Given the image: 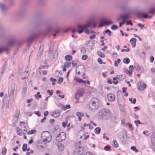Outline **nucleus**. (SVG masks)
Here are the masks:
<instances>
[{"label":"nucleus","mask_w":155,"mask_h":155,"mask_svg":"<svg viewBox=\"0 0 155 155\" xmlns=\"http://www.w3.org/2000/svg\"><path fill=\"white\" fill-rule=\"evenodd\" d=\"M92 24H93L94 27H96V24L94 23L92 20L88 21L86 24L84 25H78L77 26V28L78 29V32L79 34H81L84 31L86 34H88L90 32V29L89 28L91 27Z\"/></svg>","instance_id":"f257e3e1"},{"label":"nucleus","mask_w":155,"mask_h":155,"mask_svg":"<svg viewBox=\"0 0 155 155\" xmlns=\"http://www.w3.org/2000/svg\"><path fill=\"white\" fill-rule=\"evenodd\" d=\"M99 105L98 100L94 98L91 100L89 104V109L91 111H94L97 109Z\"/></svg>","instance_id":"f03ea898"},{"label":"nucleus","mask_w":155,"mask_h":155,"mask_svg":"<svg viewBox=\"0 0 155 155\" xmlns=\"http://www.w3.org/2000/svg\"><path fill=\"white\" fill-rule=\"evenodd\" d=\"M110 112L107 109H102L99 112L98 116L100 118L108 119L110 116Z\"/></svg>","instance_id":"7ed1b4c3"},{"label":"nucleus","mask_w":155,"mask_h":155,"mask_svg":"<svg viewBox=\"0 0 155 155\" xmlns=\"http://www.w3.org/2000/svg\"><path fill=\"white\" fill-rule=\"evenodd\" d=\"M41 138L43 142L46 143H49L51 140V136L48 132L44 131L41 134Z\"/></svg>","instance_id":"20e7f679"},{"label":"nucleus","mask_w":155,"mask_h":155,"mask_svg":"<svg viewBox=\"0 0 155 155\" xmlns=\"http://www.w3.org/2000/svg\"><path fill=\"white\" fill-rule=\"evenodd\" d=\"M66 138V134L64 132H61L57 135L56 140L57 141L60 142L65 140Z\"/></svg>","instance_id":"39448f33"},{"label":"nucleus","mask_w":155,"mask_h":155,"mask_svg":"<svg viewBox=\"0 0 155 155\" xmlns=\"http://www.w3.org/2000/svg\"><path fill=\"white\" fill-rule=\"evenodd\" d=\"M14 89L12 88L9 91L8 97H9L8 102H12V101L14 98Z\"/></svg>","instance_id":"423d86ee"},{"label":"nucleus","mask_w":155,"mask_h":155,"mask_svg":"<svg viewBox=\"0 0 155 155\" xmlns=\"http://www.w3.org/2000/svg\"><path fill=\"white\" fill-rule=\"evenodd\" d=\"M100 27H103L104 25H109L113 24V22L111 21L107 20L104 21L103 20H101L100 21Z\"/></svg>","instance_id":"0eeeda50"},{"label":"nucleus","mask_w":155,"mask_h":155,"mask_svg":"<svg viewBox=\"0 0 155 155\" xmlns=\"http://www.w3.org/2000/svg\"><path fill=\"white\" fill-rule=\"evenodd\" d=\"M146 85L145 84L141 81H139L137 84L138 89L139 91H142L146 88Z\"/></svg>","instance_id":"6e6552de"},{"label":"nucleus","mask_w":155,"mask_h":155,"mask_svg":"<svg viewBox=\"0 0 155 155\" xmlns=\"http://www.w3.org/2000/svg\"><path fill=\"white\" fill-rule=\"evenodd\" d=\"M130 17V13H126L124 15H123L120 16L117 19V21H118L120 19H121L125 21L126 20L129 19Z\"/></svg>","instance_id":"1a4fd4ad"},{"label":"nucleus","mask_w":155,"mask_h":155,"mask_svg":"<svg viewBox=\"0 0 155 155\" xmlns=\"http://www.w3.org/2000/svg\"><path fill=\"white\" fill-rule=\"evenodd\" d=\"M19 114L20 112L19 111H17L16 113L15 114L12 120L13 125L14 126H15L17 122Z\"/></svg>","instance_id":"9d476101"},{"label":"nucleus","mask_w":155,"mask_h":155,"mask_svg":"<svg viewBox=\"0 0 155 155\" xmlns=\"http://www.w3.org/2000/svg\"><path fill=\"white\" fill-rule=\"evenodd\" d=\"M134 67L136 71H139L140 72H143L144 71L143 68V67L140 66L137 63L135 64Z\"/></svg>","instance_id":"9b49d317"},{"label":"nucleus","mask_w":155,"mask_h":155,"mask_svg":"<svg viewBox=\"0 0 155 155\" xmlns=\"http://www.w3.org/2000/svg\"><path fill=\"white\" fill-rule=\"evenodd\" d=\"M83 149L80 147H78L74 150V153L76 155H81L83 152Z\"/></svg>","instance_id":"f8f14e48"},{"label":"nucleus","mask_w":155,"mask_h":155,"mask_svg":"<svg viewBox=\"0 0 155 155\" xmlns=\"http://www.w3.org/2000/svg\"><path fill=\"white\" fill-rule=\"evenodd\" d=\"M107 97L108 100L110 101L113 102L115 100V96L113 94H108L107 95Z\"/></svg>","instance_id":"ddd939ff"},{"label":"nucleus","mask_w":155,"mask_h":155,"mask_svg":"<svg viewBox=\"0 0 155 155\" xmlns=\"http://www.w3.org/2000/svg\"><path fill=\"white\" fill-rule=\"evenodd\" d=\"M37 35L35 33H32L28 39V43H31L33 41L34 39L36 37Z\"/></svg>","instance_id":"4468645a"},{"label":"nucleus","mask_w":155,"mask_h":155,"mask_svg":"<svg viewBox=\"0 0 155 155\" xmlns=\"http://www.w3.org/2000/svg\"><path fill=\"white\" fill-rule=\"evenodd\" d=\"M60 115V111L58 110H56L53 112L51 116L54 118H58Z\"/></svg>","instance_id":"2eb2a0df"},{"label":"nucleus","mask_w":155,"mask_h":155,"mask_svg":"<svg viewBox=\"0 0 155 155\" xmlns=\"http://www.w3.org/2000/svg\"><path fill=\"white\" fill-rule=\"evenodd\" d=\"M130 42L132 47L134 48L136 46V39L135 38H132L130 39Z\"/></svg>","instance_id":"dca6fc26"},{"label":"nucleus","mask_w":155,"mask_h":155,"mask_svg":"<svg viewBox=\"0 0 155 155\" xmlns=\"http://www.w3.org/2000/svg\"><path fill=\"white\" fill-rule=\"evenodd\" d=\"M79 68L81 70V71H79L78 72V74H80L81 73H83L85 70V67L84 66H80L79 67H78L77 69H78Z\"/></svg>","instance_id":"f3484780"},{"label":"nucleus","mask_w":155,"mask_h":155,"mask_svg":"<svg viewBox=\"0 0 155 155\" xmlns=\"http://www.w3.org/2000/svg\"><path fill=\"white\" fill-rule=\"evenodd\" d=\"M59 150L60 151H62L64 150V146L63 144L61 143H59L58 145Z\"/></svg>","instance_id":"a211bd4d"},{"label":"nucleus","mask_w":155,"mask_h":155,"mask_svg":"<svg viewBox=\"0 0 155 155\" xmlns=\"http://www.w3.org/2000/svg\"><path fill=\"white\" fill-rule=\"evenodd\" d=\"M125 76L124 74L118 75L117 77V78L120 81H122L125 78Z\"/></svg>","instance_id":"6ab92c4d"},{"label":"nucleus","mask_w":155,"mask_h":155,"mask_svg":"<svg viewBox=\"0 0 155 155\" xmlns=\"http://www.w3.org/2000/svg\"><path fill=\"white\" fill-rule=\"evenodd\" d=\"M151 140L152 144L154 145H155V133H153L152 134Z\"/></svg>","instance_id":"aec40b11"},{"label":"nucleus","mask_w":155,"mask_h":155,"mask_svg":"<svg viewBox=\"0 0 155 155\" xmlns=\"http://www.w3.org/2000/svg\"><path fill=\"white\" fill-rule=\"evenodd\" d=\"M112 144L115 148L117 147L118 146V143L115 139L113 140Z\"/></svg>","instance_id":"412c9836"},{"label":"nucleus","mask_w":155,"mask_h":155,"mask_svg":"<svg viewBox=\"0 0 155 155\" xmlns=\"http://www.w3.org/2000/svg\"><path fill=\"white\" fill-rule=\"evenodd\" d=\"M124 72H125L129 76H130L132 75V71H130L128 70L127 69L124 68Z\"/></svg>","instance_id":"4be33fe9"},{"label":"nucleus","mask_w":155,"mask_h":155,"mask_svg":"<svg viewBox=\"0 0 155 155\" xmlns=\"http://www.w3.org/2000/svg\"><path fill=\"white\" fill-rule=\"evenodd\" d=\"M65 60L67 61L71 60L72 59V57L70 55H67L65 56Z\"/></svg>","instance_id":"5701e85b"},{"label":"nucleus","mask_w":155,"mask_h":155,"mask_svg":"<svg viewBox=\"0 0 155 155\" xmlns=\"http://www.w3.org/2000/svg\"><path fill=\"white\" fill-rule=\"evenodd\" d=\"M52 26L51 25H48L46 27L47 33H48L50 32L52 30Z\"/></svg>","instance_id":"b1692460"},{"label":"nucleus","mask_w":155,"mask_h":155,"mask_svg":"<svg viewBox=\"0 0 155 155\" xmlns=\"http://www.w3.org/2000/svg\"><path fill=\"white\" fill-rule=\"evenodd\" d=\"M61 71H56L54 74L56 78L59 77L61 75Z\"/></svg>","instance_id":"393cba45"},{"label":"nucleus","mask_w":155,"mask_h":155,"mask_svg":"<svg viewBox=\"0 0 155 155\" xmlns=\"http://www.w3.org/2000/svg\"><path fill=\"white\" fill-rule=\"evenodd\" d=\"M36 132V130H30L28 131L27 134H35Z\"/></svg>","instance_id":"a878e982"},{"label":"nucleus","mask_w":155,"mask_h":155,"mask_svg":"<svg viewBox=\"0 0 155 155\" xmlns=\"http://www.w3.org/2000/svg\"><path fill=\"white\" fill-rule=\"evenodd\" d=\"M101 131V128L99 127L96 128L94 130V132L96 134H98Z\"/></svg>","instance_id":"bb28decb"},{"label":"nucleus","mask_w":155,"mask_h":155,"mask_svg":"<svg viewBox=\"0 0 155 155\" xmlns=\"http://www.w3.org/2000/svg\"><path fill=\"white\" fill-rule=\"evenodd\" d=\"M70 108V106L69 104H67L65 106H64L62 107V110H65L67 109H69Z\"/></svg>","instance_id":"cd10ccee"},{"label":"nucleus","mask_w":155,"mask_h":155,"mask_svg":"<svg viewBox=\"0 0 155 155\" xmlns=\"http://www.w3.org/2000/svg\"><path fill=\"white\" fill-rule=\"evenodd\" d=\"M130 62V59L128 58H124L123 60V62L124 63L128 64Z\"/></svg>","instance_id":"c85d7f7f"},{"label":"nucleus","mask_w":155,"mask_h":155,"mask_svg":"<svg viewBox=\"0 0 155 155\" xmlns=\"http://www.w3.org/2000/svg\"><path fill=\"white\" fill-rule=\"evenodd\" d=\"M26 91H27V87L25 86L24 87V88L23 89L22 91V95L25 96L26 94Z\"/></svg>","instance_id":"c756f323"},{"label":"nucleus","mask_w":155,"mask_h":155,"mask_svg":"<svg viewBox=\"0 0 155 155\" xmlns=\"http://www.w3.org/2000/svg\"><path fill=\"white\" fill-rule=\"evenodd\" d=\"M97 54L98 55L101 57V58H104V53L100 51H98L97 52Z\"/></svg>","instance_id":"7c9ffc66"},{"label":"nucleus","mask_w":155,"mask_h":155,"mask_svg":"<svg viewBox=\"0 0 155 155\" xmlns=\"http://www.w3.org/2000/svg\"><path fill=\"white\" fill-rule=\"evenodd\" d=\"M71 65V63L70 62H66L64 64V67L66 68H69Z\"/></svg>","instance_id":"2f4dec72"},{"label":"nucleus","mask_w":155,"mask_h":155,"mask_svg":"<svg viewBox=\"0 0 155 155\" xmlns=\"http://www.w3.org/2000/svg\"><path fill=\"white\" fill-rule=\"evenodd\" d=\"M27 148V145L25 144H24L23 145L22 149L23 151L25 152Z\"/></svg>","instance_id":"473e14b6"},{"label":"nucleus","mask_w":155,"mask_h":155,"mask_svg":"<svg viewBox=\"0 0 155 155\" xmlns=\"http://www.w3.org/2000/svg\"><path fill=\"white\" fill-rule=\"evenodd\" d=\"M21 131H22V132L24 133H25L27 131L26 128L24 126H23L21 127Z\"/></svg>","instance_id":"72a5a7b5"},{"label":"nucleus","mask_w":155,"mask_h":155,"mask_svg":"<svg viewBox=\"0 0 155 155\" xmlns=\"http://www.w3.org/2000/svg\"><path fill=\"white\" fill-rule=\"evenodd\" d=\"M42 50H41V51H40L38 54V55H37V59H39V58L41 56V55H42Z\"/></svg>","instance_id":"f704fd0d"},{"label":"nucleus","mask_w":155,"mask_h":155,"mask_svg":"<svg viewBox=\"0 0 155 155\" xmlns=\"http://www.w3.org/2000/svg\"><path fill=\"white\" fill-rule=\"evenodd\" d=\"M50 81L52 82V84L53 85H54L55 82L56 81V79L55 78H53L52 77L50 78Z\"/></svg>","instance_id":"c9c22d12"},{"label":"nucleus","mask_w":155,"mask_h":155,"mask_svg":"<svg viewBox=\"0 0 155 155\" xmlns=\"http://www.w3.org/2000/svg\"><path fill=\"white\" fill-rule=\"evenodd\" d=\"M38 95V97L39 98H41V95L40 94V92H38L36 94H35V97L36 99H38V97H37V95Z\"/></svg>","instance_id":"e433bc0d"},{"label":"nucleus","mask_w":155,"mask_h":155,"mask_svg":"<svg viewBox=\"0 0 155 155\" xmlns=\"http://www.w3.org/2000/svg\"><path fill=\"white\" fill-rule=\"evenodd\" d=\"M118 27L115 25H113L111 27V28L113 30H116L117 29Z\"/></svg>","instance_id":"4c0bfd02"},{"label":"nucleus","mask_w":155,"mask_h":155,"mask_svg":"<svg viewBox=\"0 0 155 155\" xmlns=\"http://www.w3.org/2000/svg\"><path fill=\"white\" fill-rule=\"evenodd\" d=\"M76 115L77 116L79 117H82L83 116L84 114L83 113H81L80 112H77L76 113Z\"/></svg>","instance_id":"58836bf2"},{"label":"nucleus","mask_w":155,"mask_h":155,"mask_svg":"<svg viewBox=\"0 0 155 155\" xmlns=\"http://www.w3.org/2000/svg\"><path fill=\"white\" fill-rule=\"evenodd\" d=\"M131 149L134 151L136 153L138 152V150L136 149L135 146H132L131 147Z\"/></svg>","instance_id":"ea45409f"},{"label":"nucleus","mask_w":155,"mask_h":155,"mask_svg":"<svg viewBox=\"0 0 155 155\" xmlns=\"http://www.w3.org/2000/svg\"><path fill=\"white\" fill-rule=\"evenodd\" d=\"M110 149V146L109 145H107L105 146L104 147V149L105 150L109 151Z\"/></svg>","instance_id":"a19ab883"},{"label":"nucleus","mask_w":155,"mask_h":155,"mask_svg":"<svg viewBox=\"0 0 155 155\" xmlns=\"http://www.w3.org/2000/svg\"><path fill=\"white\" fill-rule=\"evenodd\" d=\"M6 151H7V150H6V148L5 147H4L3 148L2 151V154L3 155H5L6 153Z\"/></svg>","instance_id":"79ce46f5"},{"label":"nucleus","mask_w":155,"mask_h":155,"mask_svg":"<svg viewBox=\"0 0 155 155\" xmlns=\"http://www.w3.org/2000/svg\"><path fill=\"white\" fill-rule=\"evenodd\" d=\"M129 101L131 103L135 104V103L136 100L135 98H134L133 101H132V99L131 98H130L129 99Z\"/></svg>","instance_id":"37998d69"},{"label":"nucleus","mask_w":155,"mask_h":155,"mask_svg":"<svg viewBox=\"0 0 155 155\" xmlns=\"http://www.w3.org/2000/svg\"><path fill=\"white\" fill-rule=\"evenodd\" d=\"M63 78H60L58 81V84H60L62 82Z\"/></svg>","instance_id":"c03bdc74"},{"label":"nucleus","mask_w":155,"mask_h":155,"mask_svg":"<svg viewBox=\"0 0 155 155\" xmlns=\"http://www.w3.org/2000/svg\"><path fill=\"white\" fill-rule=\"evenodd\" d=\"M105 32L106 33H108V35L109 36H111V31L109 29H107L105 31Z\"/></svg>","instance_id":"a18cd8bd"},{"label":"nucleus","mask_w":155,"mask_h":155,"mask_svg":"<svg viewBox=\"0 0 155 155\" xmlns=\"http://www.w3.org/2000/svg\"><path fill=\"white\" fill-rule=\"evenodd\" d=\"M0 8L2 10H4L5 9V6L3 4H0Z\"/></svg>","instance_id":"49530a36"},{"label":"nucleus","mask_w":155,"mask_h":155,"mask_svg":"<svg viewBox=\"0 0 155 155\" xmlns=\"http://www.w3.org/2000/svg\"><path fill=\"white\" fill-rule=\"evenodd\" d=\"M58 54V51H55L54 52L53 54V58H56Z\"/></svg>","instance_id":"de8ad7c7"},{"label":"nucleus","mask_w":155,"mask_h":155,"mask_svg":"<svg viewBox=\"0 0 155 155\" xmlns=\"http://www.w3.org/2000/svg\"><path fill=\"white\" fill-rule=\"evenodd\" d=\"M77 82H83V83H86V81H84L82 80L81 79H77Z\"/></svg>","instance_id":"09e8293b"},{"label":"nucleus","mask_w":155,"mask_h":155,"mask_svg":"<svg viewBox=\"0 0 155 155\" xmlns=\"http://www.w3.org/2000/svg\"><path fill=\"white\" fill-rule=\"evenodd\" d=\"M71 64L73 67H76L77 66V63L74 61H72Z\"/></svg>","instance_id":"8fccbe9b"},{"label":"nucleus","mask_w":155,"mask_h":155,"mask_svg":"<svg viewBox=\"0 0 155 155\" xmlns=\"http://www.w3.org/2000/svg\"><path fill=\"white\" fill-rule=\"evenodd\" d=\"M4 50H5V51H7L8 49L5 48H0V53L2 52Z\"/></svg>","instance_id":"3c124183"},{"label":"nucleus","mask_w":155,"mask_h":155,"mask_svg":"<svg viewBox=\"0 0 155 155\" xmlns=\"http://www.w3.org/2000/svg\"><path fill=\"white\" fill-rule=\"evenodd\" d=\"M142 15L143 18H148L147 15L146 14L143 13L142 14Z\"/></svg>","instance_id":"603ef678"},{"label":"nucleus","mask_w":155,"mask_h":155,"mask_svg":"<svg viewBox=\"0 0 155 155\" xmlns=\"http://www.w3.org/2000/svg\"><path fill=\"white\" fill-rule=\"evenodd\" d=\"M87 58V56L86 55H83L82 56V60H86Z\"/></svg>","instance_id":"864d4df0"},{"label":"nucleus","mask_w":155,"mask_h":155,"mask_svg":"<svg viewBox=\"0 0 155 155\" xmlns=\"http://www.w3.org/2000/svg\"><path fill=\"white\" fill-rule=\"evenodd\" d=\"M127 125H128L129 128H130V130H133V128H132V125L131 124H130V123H128Z\"/></svg>","instance_id":"5fc2aeb1"},{"label":"nucleus","mask_w":155,"mask_h":155,"mask_svg":"<svg viewBox=\"0 0 155 155\" xmlns=\"http://www.w3.org/2000/svg\"><path fill=\"white\" fill-rule=\"evenodd\" d=\"M130 49L128 48H127V49H122L121 50V52H123L124 51L129 52Z\"/></svg>","instance_id":"6e6d98bb"},{"label":"nucleus","mask_w":155,"mask_h":155,"mask_svg":"<svg viewBox=\"0 0 155 155\" xmlns=\"http://www.w3.org/2000/svg\"><path fill=\"white\" fill-rule=\"evenodd\" d=\"M83 155H93L92 153L90 152H87Z\"/></svg>","instance_id":"4d7b16f0"},{"label":"nucleus","mask_w":155,"mask_h":155,"mask_svg":"<svg viewBox=\"0 0 155 155\" xmlns=\"http://www.w3.org/2000/svg\"><path fill=\"white\" fill-rule=\"evenodd\" d=\"M137 25L138 27H140L141 29H142L144 26V25H142L140 23H138Z\"/></svg>","instance_id":"13d9d810"},{"label":"nucleus","mask_w":155,"mask_h":155,"mask_svg":"<svg viewBox=\"0 0 155 155\" xmlns=\"http://www.w3.org/2000/svg\"><path fill=\"white\" fill-rule=\"evenodd\" d=\"M134 122L137 126H138V125L137 124H140V122L139 120H138L134 121Z\"/></svg>","instance_id":"bf43d9fd"},{"label":"nucleus","mask_w":155,"mask_h":155,"mask_svg":"<svg viewBox=\"0 0 155 155\" xmlns=\"http://www.w3.org/2000/svg\"><path fill=\"white\" fill-rule=\"evenodd\" d=\"M67 123V121H66V122H63L62 123V126L63 127H65V126H66V124Z\"/></svg>","instance_id":"052dcab7"},{"label":"nucleus","mask_w":155,"mask_h":155,"mask_svg":"<svg viewBox=\"0 0 155 155\" xmlns=\"http://www.w3.org/2000/svg\"><path fill=\"white\" fill-rule=\"evenodd\" d=\"M125 22V21H124V20H123L122 22H119V26L120 27H121L122 25H124V24Z\"/></svg>","instance_id":"680f3d73"},{"label":"nucleus","mask_w":155,"mask_h":155,"mask_svg":"<svg viewBox=\"0 0 155 155\" xmlns=\"http://www.w3.org/2000/svg\"><path fill=\"white\" fill-rule=\"evenodd\" d=\"M51 91H51L50 90H48L47 91V93L49 94V95L50 96H52L53 94L52 91Z\"/></svg>","instance_id":"e2e57ef3"},{"label":"nucleus","mask_w":155,"mask_h":155,"mask_svg":"<svg viewBox=\"0 0 155 155\" xmlns=\"http://www.w3.org/2000/svg\"><path fill=\"white\" fill-rule=\"evenodd\" d=\"M126 24L127 25H133V24L131 22V21H130V20L129 21L126 22Z\"/></svg>","instance_id":"0e129e2a"},{"label":"nucleus","mask_w":155,"mask_h":155,"mask_svg":"<svg viewBox=\"0 0 155 155\" xmlns=\"http://www.w3.org/2000/svg\"><path fill=\"white\" fill-rule=\"evenodd\" d=\"M133 68L134 67L132 65H130L129 67V69L130 71H132L133 70Z\"/></svg>","instance_id":"69168bd1"},{"label":"nucleus","mask_w":155,"mask_h":155,"mask_svg":"<svg viewBox=\"0 0 155 155\" xmlns=\"http://www.w3.org/2000/svg\"><path fill=\"white\" fill-rule=\"evenodd\" d=\"M32 101H33L32 99V98H30V99H28L27 100V103H29L30 102H32Z\"/></svg>","instance_id":"338daca9"},{"label":"nucleus","mask_w":155,"mask_h":155,"mask_svg":"<svg viewBox=\"0 0 155 155\" xmlns=\"http://www.w3.org/2000/svg\"><path fill=\"white\" fill-rule=\"evenodd\" d=\"M155 11V9L150 10V12L152 14H153Z\"/></svg>","instance_id":"774afa93"}]
</instances>
